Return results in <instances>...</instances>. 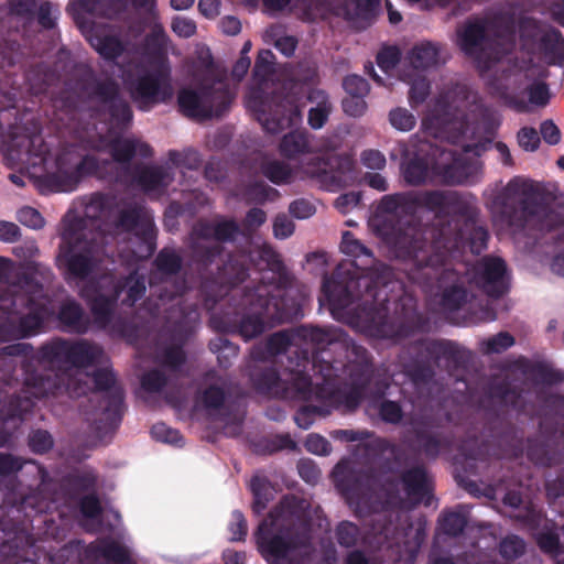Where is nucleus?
I'll return each mask as SVG.
<instances>
[{"label": "nucleus", "instance_id": "nucleus-46", "mask_svg": "<svg viewBox=\"0 0 564 564\" xmlns=\"http://www.w3.org/2000/svg\"><path fill=\"white\" fill-rule=\"evenodd\" d=\"M18 220L33 229H39L44 226V219L41 214L32 207H23L18 212Z\"/></svg>", "mask_w": 564, "mask_h": 564}, {"label": "nucleus", "instance_id": "nucleus-26", "mask_svg": "<svg viewBox=\"0 0 564 564\" xmlns=\"http://www.w3.org/2000/svg\"><path fill=\"white\" fill-rule=\"evenodd\" d=\"M237 232V226L232 221L223 220L216 224H202L194 230L197 238L225 241L231 239Z\"/></svg>", "mask_w": 564, "mask_h": 564}, {"label": "nucleus", "instance_id": "nucleus-6", "mask_svg": "<svg viewBox=\"0 0 564 564\" xmlns=\"http://www.w3.org/2000/svg\"><path fill=\"white\" fill-rule=\"evenodd\" d=\"M63 239L68 245L63 254L68 272L75 278L86 276L99 261L95 234L87 224L76 221L65 228Z\"/></svg>", "mask_w": 564, "mask_h": 564}, {"label": "nucleus", "instance_id": "nucleus-53", "mask_svg": "<svg viewBox=\"0 0 564 564\" xmlns=\"http://www.w3.org/2000/svg\"><path fill=\"white\" fill-rule=\"evenodd\" d=\"M172 30L181 37H191L196 32V24L193 20L182 17H176L172 21Z\"/></svg>", "mask_w": 564, "mask_h": 564}, {"label": "nucleus", "instance_id": "nucleus-43", "mask_svg": "<svg viewBox=\"0 0 564 564\" xmlns=\"http://www.w3.org/2000/svg\"><path fill=\"white\" fill-rule=\"evenodd\" d=\"M524 551V543L516 535L507 536L500 544V552L506 558H516Z\"/></svg>", "mask_w": 564, "mask_h": 564}, {"label": "nucleus", "instance_id": "nucleus-25", "mask_svg": "<svg viewBox=\"0 0 564 564\" xmlns=\"http://www.w3.org/2000/svg\"><path fill=\"white\" fill-rule=\"evenodd\" d=\"M340 248L347 256L359 260V262H356V267L361 270L368 269L373 263L371 252L350 232L343 235Z\"/></svg>", "mask_w": 564, "mask_h": 564}, {"label": "nucleus", "instance_id": "nucleus-4", "mask_svg": "<svg viewBox=\"0 0 564 564\" xmlns=\"http://www.w3.org/2000/svg\"><path fill=\"white\" fill-rule=\"evenodd\" d=\"M299 521L301 516L294 500L288 499L259 527L258 545L268 561L278 562L286 558L294 563L297 556L310 553L308 545L303 541L299 543L284 541V534H289Z\"/></svg>", "mask_w": 564, "mask_h": 564}, {"label": "nucleus", "instance_id": "nucleus-56", "mask_svg": "<svg viewBox=\"0 0 564 564\" xmlns=\"http://www.w3.org/2000/svg\"><path fill=\"white\" fill-rule=\"evenodd\" d=\"M166 383L164 375L159 370L148 372L142 378V387L150 392H158Z\"/></svg>", "mask_w": 564, "mask_h": 564}, {"label": "nucleus", "instance_id": "nucleus-22", "mask_svg": "<svg viewBox=\"0 0 564 564\" xmlns=\"http://www.w3.org/2000/svg\"><path fill=\"white\" fill-rule=\"evenodd\" d=\"M400 79L410 85L409 101L412 106L422 104L430 94V83L423 73L401 68Z\"/></svg>", "mask_w": 564, "mask_h": 564}, {"label": "nucleus", "instance_id": "nucleus-14", "mask_svg": "<svg viewBox=\"0 0 564 564\" xmlns=\"http://www.w3.org/2000/svg\"><path fill=\"white\" fill-rule=\"evenodd\" d=\"M445 61L446 57L440 44L422 41L413 45L408 52L402 68L415 73H424L438 67L444 64Z\"/></svg>", "mask_w": 564, "mask_h": 564}, {"label": "nucleus", "instance_id": "nucleus-60", "mask_svg": "<svg viewBox=\"0 0 564 564\" xmlns=\"http://www.w3.org/2000/svg\"><path fill=\"white\" fill-rule=\"evenodd\" d=\"M275 195V191L268 187L263 183H257L254 184L249 191H248V199L257 203L264 202L267 199H271Z\"/></svg>", "mask_w": 564, "mask_h": 564}, {"label": "nucleus", "instance_id": "nucleus-23", "mask_svg": "<svg viewBox=\"0 0 564 564\" xmlns=\"http://www.w3.org/2000/svg\"><path fill=\"white\" fill-rule=\"evenodd\" d=\"M307 100L312 104L308 110V123L312 128L319 129L324 126L330 112L328 97L322 90H312Z\"/></svg>", "mask_w": 564, "mask_h": 564}, {"label": "nucleus", "instance_id": "nucleus-2", "mask_svg": "<svg viewBox=\"0 0 564 564\" xmlns=\"http://www.w3.org/2000/svg\"><path fill=\"white\" fill-rule=\"evenodd\" d=\"M41 288L33 281L0 283V310L8 313V327L0 326V339L23 337L37 332L53 311L46 306Z\"/></svg>", "mask_w": 564, "mask_h": 564}, {"label": "nucleus", "instance_id": "nucleus-15", "mask_svg": "<svg viewBox=\"0 0 564 564\" xmlns=\"http://www.w3.org/2000/svg\"><path fill=\"white\" fill-rule=\"evenodd\" d=\"M347 469V463H339L334 469L335 480L337 485L341 488V490L345 492L346 499L350 507L355 510V512L360 516H365L372 510L371 500L373 498V495L368 490H362L360 485H358L357 488H348L344 484V478ZM373 510L376 509L373 508Z\"/></svg>", "mask_w": 564, "mask_h": 564}, {"label": "nucleus", "instance_id": "nucleus-35", "mask_svg": "<svg viewBox=\"0 0 564 564\" xmlns=\"http://www.w3.org/2000/svg\"><path fill=\"white\" fill-rule=\"evenodd\" d=\"M143 237H139V232L135 231L134 243L138 245L137 250H132L137 259H144L152 254L154 246L152 242V224L150 219H145L142 223Z\"/></svg>", "mask_w": 564, "mask_h": 564}, {"label": "nucleus", "instance_id": "nucleus-12", "mask_svg": "<svg viewBox=\"0 0 564 564\" xmlns=\"http://www.w3.org/2000/svg\"><path fill=\"white\" fill-rule=\"evenodd\" d=\"M47 149L40 134L15 137L8 150V159L20 169L46 165Z\"/></svg>", "mask_w": 564, "mask_h": 564}, {"label": "nucleus", "instance_id": "nucleus-58", "mask_svg": "<svg viewBox=\"0 0 564 564\" xmlns=\"http://www.w3.org/2000/svg\"><path fill=\"white\" fill-rule=\"evenodd\" d=\"M529 102L534 106H545L549 101V91L544 84L536 83L529 88Z\"/></svg>", "mask_w": 564, "mask_h": 564}, {"label": "nucleus", "instance_id": "nucleus-16", "mask_svg": "<svg viewBox=\"0 0 564 564\" xmlns=\"http://www.w3.org/2000/svg\"><path fill=\"white\" fill-rule=\"evenodd\" d=\"M93 99L100 101L109 110L118 126L131 120V110L122 99L117 97V87L113 83L99 86Z\"/></svg>", "mask_w": 564, "mask_h": 564}, {"label": "nucleus", "instance_id": "nucleus-21", "mask_svg": "<svg viewBox=\"0 0 564 564\" xmlns=\"http://www.w3.org/2000/svg\"><path fill=\"white\" fill-rule=\"evenodd\" d=\"M392 243L399 257H416V252L423 246L422 235L414 226L399 228L392 239Z\"/></svg>", "mask_w": 564, "mask_h": 564}, {"label": "nucleus", "instance_id": "nucleus-39", "mask_svg": "<svg viewBox=\"0 0 564 564\" xmlns=\"http://www.w3.org/2000/svg\"><path fill=\"white\" fill-rule=\"evenodd\" d=\"M102 552L107 558L116 562V564H135L129 551L117 542L105 544Z\"/></svg>", "mask_w": 564, "mask_h": 564}, {"label": "nucleus", "instance_id": "nucleus-29", "mask_svg": "<svg viewBox=\"0 0 564 564\" xmlns=\"http://www.w3.org/2000/svg\"><path fill=\"white\" fill-rule=\"evenodd\" d=\"M280 148L282 153L289 158L307 153L311 149L307 137L301 131H293L284 135Z\"/></svg>", "mask_w": 564, "mask_h": 564}, {"label": "nucleus", "instance_id": "nucleus-36", "mask_svg": "<svg viewBox=\"0 0 564 564\" xmlns=\"http://www.w3.org/2000/svg\"><path fill=\"white\" fill-rule=\"evenodd\" d=\"M267 35L273 45L284 55L290 56L296 47V40L291 35H285L278 26L267 31Z\"/></svg>", "mask_w": 564, "mask_h": 564}, {"label": "nucleus", "instance_id": "nucleus-3", "mask_svg": "<svg viewBox=\"0 0 564 564\" xmlns=\"http://www.w3.org/2000/svg\"><path fill=\"white\" fill-rule=\"evenodd\" d=\"M273 55L270 51L259 53L253 74L259 88L252 89L247 97V107L257 113L263 129L270 133L296 126L301 121V110L294 96H272L267 80L272 70Z\"/></svg>", "mask_w": 564, "mask_h": 564}, {"label": "nucleus", "instance_id": "nucleus-7", "mask_svg": "<svg viewBox=\"0 0 564 564\" xmlns=\"http://www.w3.org/2000/svg\"><path fill=\"white\" fill-rule=\"evenodd\" d=\"M490 31V24L482 19L468 20L457 30V45L481 70L489 69L500 58L497 44L489 39Z\"/></svg>", "mask_w": 564, "mask_h": 564}, {"label": "nucleus", "instance_id": "nucleus-41", "mask_svg": "<svg viewBox=\"0 0 564 564\" xmlns=\"http://www.w3.org/2000/svg\"><path fill=\"white\" fill-rule=\"evenodd\" d=\"M388 312L389 307L387 304H383L381 307L370 308L369 312L366 313L368 322L383 335L388 336L390 333L383 327L388 323Z\"/></svg>", "mask_w": 564, "mask_h": 564}, {"label": "nucleus", "instance_id": "nucleus-27", "mask_svg": "<svg viewBox=\"0 0 564 564\" xmlns=\"http://www.w3.org/2000/svg\"><path fill=\"white\" fill-rule=\"evenodd\" d=\"M386 532L384 535L382 532L379 533V536L377 539V547H383L387 546V549H395V555H401L402 552L412 553L414 552L420 543H421V535L419 530L415 531V534L412 539H404L401 542V538L403 539L406 534L398 533V539L392 542L389 541L388 532L391 531L390 528H384Z\"/></svg>", "mask_w": 564, "mask_h": 564}, {"label": "nucleus", "instance_id": "nucleus-62", "mask_svg": "<svg viewBox=\"0 0 564 564\" xmlns=\"http://www.w3.org/2000/svg\"><path fill=\"white\" fill-rule=\"evenodd\" d=\"M290 213L295 218L306 219L314 215L315 207L308 200L297 199L290 205Z\"/></svg>", "mask_w": 564, "mask_h": 564}, {"label": "nucleus", "instance_id": "nucleus-64", "mask_svg": "<svg viewBox=\"0 0 564 564\" xmlns=\"http://www.w3.org/2000/svg\"><path fill=\"white\" fill-rule=\"evenodd\" d=\"M360 200L358 193H347L340 195L335 200V207L343 214H346L350 210H352L355 207L358 206Z\"/></svg>", "mask_w": 564, "mask_h": 564}, {"label": "nucleus", "instance_id": "nucleus-47", "mask_svg": "<svg viewBox=\"0 0 564 564\" xmlns=\"http://www.w3.org/2000/svg\"><path fill=\"white\" fill-rule=\"evenodd\" d=\"M399 58L400 54L395 47H387L379 52L377 63L383 72L388 73L395 67Z\"/></svg>", "mask_w": 564, "mask_h": 564}, {"label": "nucleus", "instance_id": "nucleus-9", "mask_svg": "<svg viewBox=\"0 0 564 564\" xmlns=\"http://www.w3.org/2000/svg\"><path fill=\"white\" fill-rule=\"evenodd\" d=\"M230 95L223 83L212 88L202 87L199 90L183 89L178 94L181 110L188 117L207 118L219 116L229 105Z\"/></svg>", "mask_w": 564, "mask_h": 564}, {"label": "nucleus", "instance_id": "nucleus-38", "mask_svg": "<svg viewBox=\"0 0 564 564\" xmlns=\"http://www.w3.org/2000/svg\"><path fill=\"white\" fill-rule=\"evenodd\" d=\"M466 297V292L455 284L443 292L441 304L445 310L454 311L460 307Z\"/></svg>", "mask_w": 564, "mask_h": 564}, {"label": "nucleus", "instance_id": "nucleus-30", "mask_svg": "<svg viewBox=\"0 0 564 564\" xmlns=\"http://www.w3.org/2000/svg\"><path fill=\"white\" fill-rule=\"evenodd\" d=\"M377 4V0H344V3L337 10V14L347 20H355L366 17Z\"/></svg>", "mask_w": 564, "mask_h": 564}, {"label": "nucleus", "instance_id": "nucleus-48", "mask_svg": "<svg viewBox=\"0 0 564 564\" xmlns=\"http://www.w3.org/2000/svg\"><path fill=\"white\" fill-rule=\"evenodd\" d=\"M466 524V519L463 514L458 512H451L444 516L443 518V530L447 534L456 535L462 532Z\"/></svg>", "mask_w": 564, "mask_h": 564}, {"label": "nucleus", "instance_id": "nucleus-61", "mask_svg": "<svg viewBox=\"0 0 564 564\" xmlns=\"http://www.w3.org/2000/svg\"><path fill=\"white\" fill-rule=\"evenodd\" d=\"M358 529L352 523H341L337 529V536L340 544L349 546L355 543Z\"/></svg>", "mask_w": 564, "mask_h": 564}, {"label": "nucleus", "instance_id": "nucleus-37", "mask_svg": "<svg viewBox=\"0 0 564 564\" xmlns=\"http://www.w3.org/2000/svg\"><path fill=\"white\" fill-rule=\"evenodd\" d=\"M263 8L269 13L278 12H305L303 0H262Z\"/></svg>", "mask_w": 564, "mask_h": 564}, {"label": "nucleus", "instance_id": "nucleus-31", "mask_svg": "<svg viewBox=\"0 0 564 564\" xmlns=\"http://www.w3.org/2000/svg\"><path fill=\"white\" fill-rule=\"evenodd\" d=\"M325 295L334 307H345L351 302L348 289L333 279L325 280L323 285Z\"/></svg>", "mask_w": 564, "mask_h": 564}, {"label": "nucleus", "instance_id": "nucleus-49", "mask_svg": "<svg viewBox=\"0 0 564 564\" xmlns=\"http://www.w3.org/2000/svg\"><path fill=\"white\" fill-rule=\"evenodd\" d=\"M518 142L525 151L536 150L540 143L538 131L533 128H522L518 133Z\"/></svg>", "mask_w": 564, "mask_h": 564}, {"label": "nucleus", "instance_id": "nucleus-8", "mask_svg": "<svg viewBox=\"0 0 564 564\" xmlns=\"http://www.w3.org/2000/svg\"><path fill=\"white\" fill-rule=\"evenodd\" d=\"M126 88L141 108L165 101L173 95L169 73L164 68L147 70L138 68L133 75L124 77Z\"/></svg>", "mask_w": 564, "mask_h": 564}, {"label": "nucleus", "instance_id": "nucleus-57", "mask_svg": "<svg viewBox=\"0 0 564 564\" xmlns=\"http://www.w3.org/2000/svg\"><path fill=\"white\" fill-rule=\"evenodd\" d=\"M52 437L45 431H36L30 437V446L37 453H44L52 447Z\"/></svg>", "mask_w": 564, "mask_h": 564}, {"label": "nucleus", "instance_id": "nucleus-20", "mask_svg": "<svg viewBox=\"0 0 564 564\" xmlns=\"http://www.w3.org/2000/svg\"><path fill=\"white\" fill-rule=\"evenodd\" d=\"M319 164L321 162L317 156L310 158L302 166L301 175L308 177L321 176L323 181L330 180L329 189L346 186L352 181L350 160L347 159L345 161V171L340 172L339 175H330L327 172L321 173Z\"/></svg>", "mask_w": 564, "mask_h": 564}, {"label": "nucleus", "instance_id": "nucleus-13", "mask_svg": "<svg viewBox=\"0 0 564 564\" xmlns=\"http://www.w3.org/2000/svg\"><path fill=\"white\" fill-rule=\"evenodd\" d=\"M62 350L67 354L68 359L74 366H76V368L100 364L104 359V351L99 346L85 341L73 345H63ZM83 376L84 372L79 369H75L74 373L68 375L66 389L75 395H79L85 392L79 387V379H77Z\"/></svg>", "mask_w": 564, "mask_h": 564}, {"label": "nucleus", "instance_id": "nucleus-40", "mask_svg": "<svg viewBox=\"0 0 564 564\" xmlns=\"http://www.w3.org/2000/svg\"><path fill=\"white\" fill-rule=\"evenodd\" d=\"M258 388L274 395L286 392L281 384L278 373L272 369L263 373L262 378L258 382Z\"/></svg>", "mask_w": 564, "mask_h": 564}, {"label": "nucleus", "instance_id": "nucleus-5", "mask_svg": "<svg viewBox=\"0 0 564 564\" xmlns=\"http://www.w3.org/2000/svg\"><path fill=\"white\" fill-rule=\"evenodd\" d=\"M121 0H74L68 6L76 23L82 29L91 46L107 59H115L123 52V45L113 35L100 28H88L84 20L85 13L110 14Z\"/></svg>", "mask_w": 564, "mask_h": 564}, {"label": "nucleus", "instance_id": "nucleus-59", "mask_svg": "<svg viewBox=\"0 0 564 564\" xmlns=\"http://www.w3.org/2000/svg\"><path fill=\"white\" fill-rule=\"evenodd\" d=\"M487 352H499L513 345V338L508 333H500L486 343Z\"/></svg>", "mask_w": 564, "mask_h": 564}, {"label": "nucleus", "instance_id": "nucleus-63", "mask_svg": "<svg viewBox=\"0 0 564 564\" xmlns=\"http://www.w3.org/2000/svg\"><path fill=\"white\" fill-rule=\"evenodd\" d=\"M273 231L276 238L285 239L294 231V224L286 216H278L273 224Z\"/></svg>", "mask_w": 564, "mask_h": 564}, {"label": "nucleus", "instance_id": "nucleus-42", "mask_svg": "<svg viewBox=\"0 0 564 564\" xmlns=\"http://www.w3.org/2000/svg\"><path fill=\"white\" fill-rule=\"evenodd\" d=\"M265 322L260 316H247L240 325V333L246 338H252L261 334L265 328Z\"/></svg>", "mask_w": 564, "mask_h": 564}, {"label": "nucleus", "instance_id": "nucleus-33", "mask_svg": "<svg viewBox=\"0 0 564 564\" xmlns=\"http://www.w3.org/2000/svg\"><path fill=\"white\" fill-rule=\"evenodd\" d=\"M80 307L74 302H66L59 312L61 321L76 332H84L86 324L83 322Z\"/></svg>", "mask_w": 564, "mask_h": 564}, {"label": "nucleus", "instance_id": "nucleus-24", "mask_svg": "<svg viewBox=\"0 0 564 564\" xmlns=\"http://www.w3.org/2000/svg\"><path fill=\"white\" fill-rule=\"evenodd\" d=\"M137 183L147 192H156L166 187L172 176L169 171L162 167H144L135 178Z\"/></svg>", "mask_w": 564, "mask_h": 564}, {"label": "nucleus", "instance_id": "nucleus-11", "mask_svg": "<svg viewBox=\"0 0 564 564\" xmlns=\"http://www.w3.org/2000/svg\"><path fill=\"white\" fill-rule=\"evenodd\" d=\"M82 295L90 303L96 322L107 327L111 321L118 286L111 275L102 276L97 283L82 290Z\"/></svg>", "mask_w": 564, "mask_h": 564}, {"label": "nucleus", "instance_id": "nucleus-55", "mask_svg": "<svg viewBox=\"0 0 564 564\" xmlns=\"http://www.w3.org/2000/svg\"><path fill=\"white\" fill-rule=\"evenodd\" d=\"M151 434L155 440L164 443H176L180 440L177 431L170 429L164 423L153 425Z\"/></svg>", "mask_w": 564, "mask_h": 564}, {"label": "nucleus", "instance_id": "nucleus-54", "mask_svg": "<svg viewBox=\"0 0 564 564\" xmlns=\"http://www.w3.org/2000/svg\"><path fill=\"white\" fill-rule=\"evenodd\" d=\"M305 446L308 452L316 455H327L330 452L329 443L318 434L308 435Z\"/></svg>", "mask_w": 564, "mask_h": 564}, {"label": "nucleus", "instance_id": "nucleus-45", "mask_svg": "<svg viewBox=\"0 0 564 564\" xmlns=\"http://www.w3.org/2000/svg\"><path fill=\"white\" fill-rule=\"evenodd\" d=\"M344 88L348 96H366L369 91L368 83L358 75H349L344 80Z\"/></svg>", "mask_w": 564, "mask_h": 564}, {"label": "nucleus", "instance_id": "nucleus-19", "mask_svg": "<svg viewBox=\"0 0 564 564\" xmlns=\"http://www.w3.org/2000/svg\"><path fill=\"white\" fill-rule=\"evenodd\" d=\"M415 202L417 205L437 213H452L458 209L459 197L453 191H436L417 195Z\"/></svg>", "mask_w": 564, "mask_h": 564}, {"label": "nucleus", "instance_id": "nucleus-28", "mask_svg": "<svg viewBox=\"0 0 564 564\" xmlns=\"http://www.w3.org/2000/svg\"><path fill=\"white\" fill-rule=\"evenodd\" d=\"M403 481L408 491V496L414 501L423 499V497L429 491L427 476L421 468H416L406 473Z\"/></svg>", "mask_w": 564, "mask_h": 564}, {"label": "nucleus", "instance_id": "nucleus-10", "mask_svg": "<svg viewBox=\"0 0 564 564\" xmlns=\"http://www.w3.org/2000/svg\"><path fill=\"white\" fill-rule=\"evenodd\" d=\"M106 171L94 156H82L74 149H69L57 158L53 177L58 191L69 192L83 177L93 173L102 175Z\"/></svg>", "mask_w": 564, "mask_h": 564}, {"label": "nucleus", "instance_id": "nucleus-32", "mask_svg": "<svg viewBox=\"0 0 564 564\" xmlns=\"http://www.w3.org/2000/svg\"><path fill=\"white\" fill-rule=\"evenodd\" d=\"M263 174L273 183L281 184L292 181L297 172L279 161L267 162L262 167Z\"/></svg>", "mask_w": 564, "mask_h": 564}, {"label": "nucleus", "instance_id": "nucleus-44", "mask_svg": "<svg viewBox=\"0 0 564 564\" xmlns=\"http://www.w3.org/2000/svg\"><path fill=\"white\" fill-rule=\"evenodd\" d=\"M545 47L547 48V44L551 45L552 57L551 59L555 62L558 58H562L564 55V40L562 35L557 31H549L544 34L542 39Z\"/></svg>", "mask_w": 564, "mask_h": 564}, {"label": "nucleus", "instance_id": "nucleus-1", "mask_svg": "<svg viewBox=\"0 0 564 564\" xmlns=\"http://www.w3.org/2000/svg\"><path fill=\"white\" fill-rule=\"evenodd\" d=\"M485 118L477 94L467 87L458 85L442 95L422 124L434 134H444L458 148H433L432 166L421 158L410 160L402 169L404 180L413 185L434 180L449 185L476 182L482 169L477 158L486 144L481 137Z\"/></svg>", "mask_w": 564, "mask_h": 564}, {"label": "nucleus", "instance_id": "nucleus-18", "mask_svg": "<svg viewBox=\"0 0 564 564\" xmlns=\"http://www.w3.org/2000/svg\"><path fill=\"white\" fill-rule=\"evenodd\" d=\"M478 283L489 295L496 296L502 292L501 278L505 273V264L500 259H484L478 264Z\"/></svg>", "mask_w": 564, "mask_h": 564}, {"label": "nucleus", "instance_id": "nucleus-51", "mask_svg": "<svg viewBox=\"0 0 564 564\" xmlns=\"http://www.w3.org/2000/svg\"><path fill=\"white\" fill-rule=\"evenodd\" d=\"M344 111L351 117H359L365 113L367 109L364 96H347L343 100Z\"/></svg>", "mask_w": 564, "mask_h": 564}, {"label": "nucleus", "instance_id": "nucleus-34", "mask_svg": "<svg viewBox=\"0 0 564 564\" xmlns=\"http://www.w3.org/2000/svg\"><path fill=\"white\" fill-rule=\"evenodd\" d=\"M390 124L399 131H411L416 124V117L412 111L403 107H397L389 112Z\"/></svg>", "mask_w": 564, "mask_h": 564}, {"label": "nucleus", "instance_id": "nucleus-50", "mask_svg": "<svg viewBox=\"0 0 564 564\" xmlns=\"http://www.w3.org/2000/svg\"><path fill=\"white\" fill-rule=\"evenodd\" d=\"M126 288L128 289V301L133 304L145 291L144 280L133 273L128 278Z\"/></svg>", "mask_w": 564, "mask_h": 564}, {"label": "nucleus", "instance_id": "nucleus-52", "mask_svg": "<svg viewBox=\"0 0 564 564\" xmlns=\"http://www.w3.org/2000/svg\"><path fill=\"white\" fill-rule=\"evenodd\" d=\"M156 265L164 273H173L180 268V258L170 251H162L158 259Z\"/></svg>", "mask_w": 564, "mask_h": 564}, {"label": "nucleus", "instance_id": "nucleus-17", "mask_svg": "<svg viewBox=\"0 0 564 564\" xmlns=\"http://www.w3.org/2000/svg\"><path fill=\"white\" fill-rule=\"evenodd\" d=\"M109 149L113 160L117 163H127L134 156H148L151 154L150 147L137 139L118 138L109 141H102L98 147L101 149Z\"/></svg>", "mask_w": 564, "mask_h": 564}]
</instances>
